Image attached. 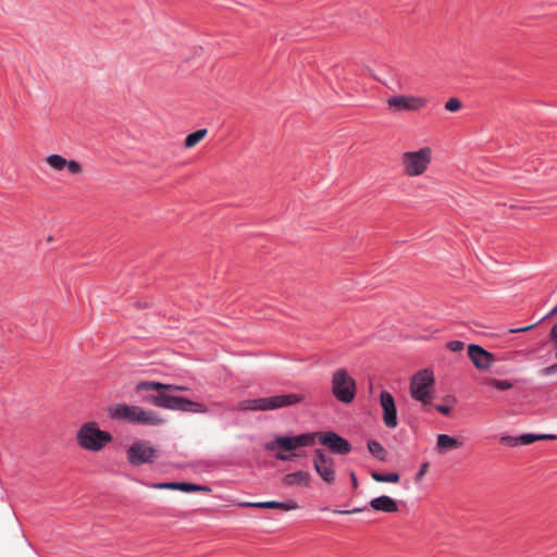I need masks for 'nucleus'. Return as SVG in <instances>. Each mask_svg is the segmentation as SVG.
Instances as JSON below:
<instances>
[{
	"label": "nucleus",
	"instance_id": "obj_38",
	"mask_svg": "<svg viewBox=\"0 0 557 557\" xmlns=\"http://www.w3.org/2000/svg\"><path fill=\"white\" fill-rule=\"evenodd\" d=\"M362 509L360 508H355V509H351V510H334L335 513H341V515H350V513H356V512H360Z\"/></svg>",
	"mask_w": 557,
	"mask_h": 557
},
{
	"label": "nucleus",
	"instance_id": "obj_1",
	"mask_svg": "<svg viewBox=\"0 0 557 557\" xmlns=\"http://www.w3.org/2000/svg\"><path fill=\"white\" fill-rule=\"evenodd\" d=\"M314 443L315 434L277 435L264 444V449L274 453V457L280 461H290L301 456L298 453L299 448L312 446Z\"/></svg>",
	"mask_w": 557,
	"mask_h": 557
},
{
	"label": "nucleus",
	"instance_id": "obj_33",
	"mask_svg": "<svg viewBox=\"0 0 557 557\" xmlns=\"http://www.w3.org/2000/svg\"><path fill=\"white\" fill-rule=\"evenodd\" d=\"M555 356L557 358V349H556ZM540 373L543 376H548V375H552V374H556L557 373V362L555 364H552L549 367H546V368L542 369Z\"/></svg>",
	"mask_w": 557,
	"mask_h": 557
},
{
	"label": "nucleus",
	"instance_id": "obj_3",
	"mask_svg": "<svg viewBox=\"0 0 557 557\" xmlns=\"http://www.w3.org/2000/svg\"><path fill=\"white\" fill-rule=\"evenodd\" d=\"M78 445L89 451H100L112 441L109 432L101 431L95 422L84 423L77 431Z\"/></svg>",
	"mask_w": 557,
	"mask_h": 557
},
{
	"label": "nucleus",
	"instance_id": "obj_39",
	"mask_svg": "<svg viewBox=\"0 0 557 557\" xmlns=\"http://www.w3.org/2000/svg\"><path fill=\"white\" fill-rule=\"evenodd\" d=\"M534 327V325H528V326H524V327H520V329H516V330H510L511 333H518V332H527V331H530Z\"/></svg>",
	"mask_w": 557,
	"mask_h": 557
},
{
	"label": "nucleus",
	"instance_id": "obj_13",
	"mask_svg": "<svg viewBox=\"0 0 557 557\" xmlns=\"http://www.w3.org/2000/svg\"><path fill=\"white\" fill-rule=\"evenodd\" d=\"M139 406L128 405H114L109 408V416L114 420H123L127 422H135L136 413Z\"/></svg>",
	"mask_w": 557,
	"mask_h": 557
},
{
	"label": "nucleus",
	"instance_id": "obj_9",
	"mask_svg": "<svg viewBox=\"0 0 557 557\" xmlns=\"http://www.w3.org/2000/svg\"><path fill=\"white\" fill-rule=\"evenodd\" d=\"M315 440L327 447L332 453L338 455H348L351 451V445L347 440L335 432H315Z\"/></svg>",
	"mask_w": 557,
	"mask_h": 557
},
{
	"label": "nucleus",
	"instance_id": "obj_18",
	"mask_svg": "<svg viewBox=\"0 0 557 557\" xmlns=\"http://www.w3.org/2000/svg\"><path fill=\"white\" fill-rule=\"evenodd\" d=\"M174 410H178V411H183V412H194V413H207L208 412V408L206 405H203L201 403H196V401H193L187 398L180 397V396H177Z\"/></svg>",
	"mask_w": 557,
	"mask_h": 557
},
{
	"label": "nucleus",
	"instance_id": "obj_41",
	"mask_svg": "<svg viewBox=\"0 0 557 557\" xmlns=\"http://www.w3.org/2000/svg\"><path fill=\"white\" fill-rule=\"evenodd\" d=\"M557 313V306L547 314L546 318H550Z\"/></svg>",
	"mask_w": 557,
	"mask_h": 557
},
{
	"label": "nucleus",
	"instance_id": "obj_4",
	"mask_svg": "<svg viewBox=\"0 0 557 557\" xmlns=\"http://www.w3.org/2000/svg\"><path fill=\"white\" fill-rule=\"evenodd\" d=\"M432 162V149L423 147L416 151H407L401 154L400 164L406 176L416 177L423 175Z\"/></svg>",
	"mask_w": 557,
	"mask_h": 557
},
{
	"label": "nucleus",
	"instance_id": "obj_19",
	"mask_svg": "<svg viewBox=\"0 0 557 557\" xmlns=\"http://www.w3.org/2000/svg\"><path fill=\"white\" fill-rule=\"evenodd\" d=\"M462 446V442L447 435L438 434L436 437V450L438 454L444 455L450 450L458 449Z\"/></svg>",
	"mask_w": 557,
	"mask_h": 557
},
{
	"label": "nucleus",
	"instance_id": "obj_16",
	"mask_svg": "<svg viewBox=\"0 0 557 557\" xmlns=\"http://www.w3.org/2000/svg\"><path fill=\"white\" fill-rule=\"evenodd\" d=\"M134 423L154 426L164 423V419L153 410L138 407V411L136 413V419Z\"/></svg>",
	"mask_w": 557,
	"mask_h": 557
},
{
	"label": "nucleus",
	"instance_id": "obj_36",
	"mask_svg": "<svg viewBox=\"0 0 557 557\" xmlns=\"http://www.w3.org/2000/svg\"><path fill=\"white\" fill-rule=\"evenodd\" d=\"M428 468H429V463H426V462L421 466L419 472L417 473V480L422 479V476L426 473Z\"/></svg>",
	"mask_w": 557,
	"mask_h": 557
},
{
	"label": "nucleus",
	"instance_id": "obj_31",
	"mask_svg": "<svg viewBox=\"0 0 557 557\" xmlns=\"http://www.w3.org/2000/svg\"><path fill=\"white\" fill-rule=\"evenodd\" d=\"M148 486L158 490H174L176 491L177 482H163V483H150Z\"/></svg>",
	"mask_w": 557,
	"mask_h": 557
},
{
	"label": "nucleus",
	"instance_id": "obj_42",
	"mask_svg": "<svg viewBox=\"0 0 557 557\" xmlns=\"http://www.w3.org/2000/svg\"><path fill=\"white\" fill-rule=\"evenodd\" d=\"M51 240H52V236H49V237L47 238V242H51Z\"/></svg>",
	"mask_w": 557,
	"mask_h": 557
},
{
	"label": "nucleus",
	"instance_id": "obj_22",
	"mask_svg": "<svg viewBox=\"0 0 557 557\" xmlns=\"http://www.w3.org/2000/svg\"><path fill=\"white\" fill-rule=\"evenodd\" d=\"M371 478L379 483H398L400 480V475L396 472L384 474L377 471H372Z\"/></svg>",
	"mask_w": 557,
	"mask_h": 557
},
{
	"label": "nucleus",
	"instance_id": "obj_2",
	"mask_svg": "<svg viewBox=\"0 0 557 557\" xmlns=\"http://www.w3.org/2000/svg\"><path fill=\"white\" fill-rule=\"evenodd\" d=\"M304 400L302 395L287 394L276 395L271 397L258 398V399H246L238 403L236 409L246 410H274L282 407L292 406Z\"/></svg>",
	"mask_w": 557,
	"mask_h": 557
},
{
	"label": "nucleus",
	"instance_id": "obj_27",
	"mask_svg": "<svg viewBox=\"0 0 557 557\" xmlns=\"http://www.w3.org/2000/svg\"><path fill=\"white\" fill-rule=\"evenodd\" d=\"M46 162L57 171L65 169L67 160L60 154H50L47 157Z\"/></svg>",
	"mask_w": 557,
	"mask_h": 557
},
{
	"label": "nucleus",
	"instance_id": "obj_24",
	"mask_svg": "<svg viewBox=\"0 0 557 557\" xmlns=\"http://www.w3.org/2000/svg\"><path fill=\"white\" fill-rule=\"evenodd\" d=\"M555 438H556V435H553V434H539V435L522 434V435L518 436V440L520 441L521 445H530L540 440H555Z\"/></svg>",
	"mask_w": 557,
	"mask_h": 557
},
{
	"label": "nucleus",
	"instance_id": "obj_23",
	"mask_svg": "<svg viewBox=\"0 0 557 557\" xmlns=\"http://www.w3.org/2000/svg\"><path fill=\"white\" fill-rule=\"evenodd\" d=\"M368 449L371 453V455L375 458H377L381 461L386 460L387 453L385 448L376 441L371 440L368 441Z\"/></svg>",
	"mask_w": 557,
	"mask_h": 557
},
{
	"label": "nucleus",
	"instance_id": "obj_28",
	"mask_svg": "<svg viewBox=\"0 0 557 557\" xmlns=\"http://www.w3.org/2000/svg\"><path fill=\"white\" fill-rule=\"evenodd\" d=\"M484 383L487 386L494 387L498 391H507L513 386V384L507 380H497L492 377L486 379Z\"/></svg>",
	"mask_w": 557,
	"mask_h": 557
},
{
	"label": "nucleus",
	"instance_id": "obj_26",
	"mask_svg": "<svg viewBox=\"0 0 557 557\" xmlns=\"http://www.w3.org/2000/svg\"><path fill=\"white\" fill-rule=\"evenodd\" d=\"M207 133H208V131L206 128H202V129H198V131L189 134L185 138V147L193 148L194 146H196L199 141H201L206 137Z\"/></svg>",
	"mask_w": 557,
	"mask_h": 557
},
{
	"label": "nucleus",
	"instance_id": "obj_8",
	"mask_svg": "<svg viewBox=\"0 0 557 557\" xmlns=\"http://www.w3.org/2000/svg\"><path fill=\"white\" fill-rule=\"evenodd\" d=\"M315 472L327 484L335 482L334 459L322 449H315L312 457Z\"/></svg>",
	"mask_w": 557,
	"mask_h": 557
},
{
	"label": "nucleus",
	"instance_id": "obj_15",
	"mask_svg": "<svg viewBox=\"0 0 557 557\" xmlns=\"http://www.w3.org/2000/svg\"><path fill=\"white\" fill-rule=\"evenodd\" d=\"M311 482V475L307 471H296L284 475L282 484L286 487L292 486H309Z\"/></svg>",
	"mask_w": 557,
	"mask_h": 557
},
{
	"label": "nucleus",
	"instance_id": "obj_6",
	"mask_svg": "<svg viewBox=\"0 0 557 557\" xmlns=\"http://www.w3.org/2000/svg\"><path fill=\"white\" fill-rule=\"evenodd\" d=\"M434 385V375L430 369L418 371L410 382V395L423 405L430 404L431 391Z\"/></svg>",
	"mask_w": 557,
	"mask_h": 557
},
{
	"label": "nucleus",
	"instance_id": "obj_30",
	"mask_svg": "<svg viewBox=\"0 0 557 557\" xmlns=\"http://www.w3.org/2000/svg\"><path fill=\"white\" fill-rule=\"evenodd\" d=\"M65 168L67 169L69 173L72 175H78L83 172L82 165L75 160L67 161V164L65 165Z\"/></svg>",
	"mask_w": 557,
	"mask_h": 557
},
{
	"label": "nucleus",
	"instance_id": "obj_10",
	"mask_svg": "<svg viewBox=\"0 0 557 557\" xmlns=\"http://www.w3.org/2000/svg\"><path fill=\"white\" fill-rule=\"evenodd\" d=\"M426 99L416 96H394L387 100V104L395 111H419L426 106Z\"/></svg>",
	"mask_w": 557,
	"mask_h": 557
},
{
	"label": "nucleus",
	"instance_id": "obj_29",
	"mask_svg": "<svg viewBox=\"0 0 557 557\" xmlns=\"http://www.w3.org/2000/svg\"><path fill=\"white\" fill-rule=\"evenodd\" d=\"M461 107L462 103L458 98H449L445 103V109L449 112H457Z\"/></svg>",
	"mask_w": 557,
	"mask_h": 557
},
{
	"label": "nucleus",
	"instance_id": "obj_37",
	"mask_svg": "<svg viewBox=\"0 0 557 557\" xmlns=\"http://www.w3.org/2000/svg\"><path fill=\"white\" fill-rule=\"evenodd\" d=\"M549 336L557 347V323L552 327Z\"/></svg>",
	"mask_w": 557,
	"mask_h": 557
},
{
	"label": "nucleus",
	"instance_id": "obj_12",
	"mask_svg": "<svg viewBox=\"0 0 557 557\" xmlns=\"http://www.w3.org/2000/svg\"><path fill=\"white\" fill-rule=\"evenodd\" d=\"M380 404L383 409V421L388 429H395L397 422V410L394 397L391 393L384 391L380 395Z\"/></svg>",
	"mask_w": 557,
	"mask_h": 557
},
{
	"label": "nucleus",
	"instance_id": "obj_32",
	"mask_svg": "<svg viewBox=\"0 0 557 557\" xmlns=\"http://www.w3.org/2000/svg\"><path fill=\"white\" fill-rule=\"evenodd\" d=\"M447 348L451 351H461L465 348V344L461 341H451L447 343Z\"/></svg>",
	"mask_w": 557,
	"mask_h": 557
},
{
	"label": "nucleus",
	"instance_id": "obj_25",
	"mask_svg": "<svg viewBox=\"0 0 557 557\" xmlns=\"http://www.w3.org/2000/svg\"><path fill=\"white\" fill-rule=\"evenodd\" d=\"M176 491H181V492H185V493H190V492L209 493L211 490L205 485H197V484L187 483V482H177Z\"/></svg>",
	"mask_w": 557,
	"mask_h": 557
},
{
	"label": "nucleus",
	"instance_id": "obj_21",
	"mask_svg": "<svg viewBox=\"0 0 557 557\" xmlns=\"http://www.w3.org/2000/svg\"><path fill=\"white\" fill-rule=\"evenodd\" d=\"M177 396H171L166 394H158L150 396L147 401L164 409H171L174 410V407L176 405Z\"/></svg>",
	"mask_w": 557,
	"mask_h": 557
},
{
	"label": "nucleus",
	"instance_id": "obj_5",
	"mask_svg": "<svg viewBox=\"0 0 557 557\" xmlns=\"http://www.w3.org/2000/svg\"><path fill=\"white\" fill-rule=\"evenodd\" d=\"M331 385L332 394L337 400L350 404L355 399L357 393L356 381L346 369H337L333 372Z\"/></svg>",
	"mask_w": 557,
	"mask_h": 557
},
{
	"label": "nucleus",
	"instance_id": "obj_17",
	"mask_svg": "<svg viewBox=\"0 0 557 557\" xmlns=\"http://www.w3.org/2000/svg\"><path fill=\"white\" fill-rule=\"evenodd\" d=\"M370 506L372 509L382 512L393 513L398 511V505L396 500L387 495H382L371 499Z\"/></svg>",
	"mask_w": 557,
	"mask_h": 557
},
{
	"label": "nucleus",
	"instance_id": "obj_40",
	"mask_svg": "<svg viewBox=\"0 0 557 557\" xmlns=\"http://www.w3.org/2000/svg\"><path fill=\"white\" fill-rule=\"evenodd\" d=\"M350 478H351V482H352L354 488H357L358 487V481H357L356 474L354 472H351L350 473Z\"/></svg>",
	"mask_w": 557,
	"mask_h": 557
},
{
	"label": "nucleus",
	"instance_id": "obj_7",
	"mask_svg": "<svg viewBox=\"0 0 557 557\" xmlns=\"http://www.w3.org/2000/svg\"><path fill=\"white\" fill-rule=\"evenodd\" d=\"M127 460L133 466L151 463L158 458L157 449L148 442L139 441L134 443L126 451Z\"/></svg>",
	"mask_w": 557,
	"mask_h": 557
},
{
	"label": "nucleus",
	"instance_id": "obj_34",
	"mask_svg": "<svg viewBox=\"0 0 557 557\" xmlns=\"http://www.w3.org/2000/svg\"><path fill=\"white\" fill-rule=\"evenodd\" d=\"M500 442L504 444H507L509 446H516V445L520 444L518 436L515 437V436H509V435L502 436Z\"/></svg>",
	"mask_w": 557,
	"mask_h": 557
},
{
	"label": "nucleus",
	"instance_id": "obj_35",
	"mask_svg": "<svg viewBox=\"0 0 557 557\" xmlns=\"http://www.w3.org/2000/svg\"><path fill=\"white\" fill-rule=\"evenodd\" d=\"M435 409L441 412L442 414H449L450 413V407L444 406V405H436Z\"/></svg>",
	"mask_w": 557,
	"mask_h": 557
},
{
	"label": "nucleus",
	"instance_id": "obj_20",
	"mask_svg": "<svg viewBox=\"0 0 557 557\" xmlns=\"http://www.w3.org/2000/svg\"><path fill=\"white\" fill-rule=\"evenodd\" d=\"M137 391H149V389H156V391H188V387L183 385H174V384H163L160 382H148L143 381L139 382L136 386Z\"/></svg>",
	"mask_w": 557,
	"mask_h": 557
},
{
	"label": "nucleus",
	"instance_id": "obj_11",
	"mask_svg": "<svg viewBox=\"0 0 557 557\" xmlns=\"http://www.w3.org/2000/svg\"><path fill=\"white\" fill-rule=\"evenodd\" d=\"M468 356L478 370H488L497 360L495 355L476 344L468 346Z\"/></svg>",
	"mask_w": 557,
	"mask_h": 557
},
{
	"label": "nucleus",
	"instance_id": "obj_14",
	"mask_svg": "<svg viewBox=\"0 0 557 557\" xmlns=\"http://www.w3.org/2000/svg\"><path fill=\"white\" fill-rule=\"evenodd\" d=\"M240 506L244 507H255L262 509H282L285 511L296 510L299 508L298 504L295 500H288L286 503L270 500V502H259V503H242Z\"/></svg>",
	"mask_w": 557,
	"mask_h": 557
}]
</instances>
